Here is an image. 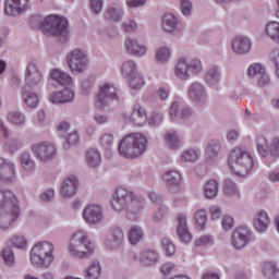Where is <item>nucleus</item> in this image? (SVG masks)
Listing matches in <instances>:
<instances>
[{
	"mask_svg": "<svg viewBox=\"0 0 279 279\" xmlns=\"http://www.w3.org/2000/svg\"><path fill=\"white\" fill-rule=\"evenodd\" d=\"M20 217L21 207L14 193L10 190H0V230H9Z\"/></svg>",
	"mask_w": 279,
	"mask_h": 279,
	"instance_id": "f257e3e1",
	"label": "nucleus"
},
{
	"mask_svg": "<svg viewBox=\"0 0 279 279\" xmlns=\"http://www.w3.org/2000/svg\"><path fill=\"white\" fill-rule=\"evenodd\" d=\"M147 145L149 140L143 133H131L120 141L118 151L126 160H136L147 151Z\"/></svg>",
	"mask_w": 279,
	"mask_h": 279,
	"instance_id": "f03ea898",
	"label": "nucleus"
},
{
	"mask_svg": "<svg viewBox=\"0 0 279 279\" xmlns=\"http://www.w3.org/2000/svg\"><path fill=\"white\" fill-rule=\"evenodd\" d=\"M95 243L88 238L84 230H76L70 238L68 252L74 258H90L95 254Z\"/></svg>",
	"mask_w": 279,
	"mask_h": 279,
	"instance_id": "7ed1b4c3",
	"label": "nucleus"
},
{
	"mask_svg": "<svg viewBox=\"0 0 279 279\" xmlns=\"http://www.w3.org/2000/svg\"><path fill=\"white\" fill-rule=\"evenodd\" d=\"M111 206L116 213L126 210V213L136 214L141 213L143 209V202L141 201V197L136 196L133 192L123 187H118L113 195Z\"/></svg>",
	"mask_w": 279,
	"mask_h": 279,
	"instance_id": "20e7f679",
	"label": "nucleus"
},
{
	"mask_svg": "<svg viewBox=\"0 0 279 279\" xmlns=\"http://www.w3.org/2000/svg\"><path fill=\"white\" fill-rule=\"evenodd\" d=\"M230 169L240 178L250 175L252 169H254V158L247 149L243 147H235L231 150L228 159Z\"/></svg>",
	"mask_w": 279,
	"mask_h": 279,
	"instance_id": "39448f33",
	"label": "nucleus"
},
{
	"mask_svg": "<svg viewBox=\"0 0 279 279\" xmlns=\"http://www.w3.org/2000/svg\"><path fill=\"white\" fill-rule=\"evenodd\" d=\"M53 243L49 241L37 242L31 250V263L36 269H49L56 263Z\"/></svg>",
	"mask_w": 279,
	"mask_h": 279,
	"instance_id": "423d86ee",
	"label": "nucleus"
},
{
	"mask_svg": "<svg viewBox=\"0 0 279 279\" xmlns=\"http://www.w3.org/2000/svg\"><path fill=\"white\" fill-rule=\"evenodd\" d=\"M204 73V63L202 59L181 57L173 66V75L180 82H189L192 75H202Z\"/></svg>",
	"mask_w": 279,
	"mask_h": 279,
	"instance_id": "0eeeda50",
	"label": "nucleus"
},
{
	"mask_svg": "<svg viewBox=\"0 0 279 279\" xmlns=\"http://www.w3.org/2000/svg\"><path fill=\"white\" fill-rule=\"evenodd\" d=\"M45 36H54L61 45H66L71 40L69 20L60 15H48L44 26Z\"/></svg>",
	"mask_w": 279,
	"mask_h": 279,
	"instance_id": "6e6552de",
	"label": "nucleus"
},
{
	"mask_svg": "<svg viewBox=\"0 0 279 279\" xmlns=\"http://www.w3.org/2000/svg\"><path fill=\"white\" fill-rule=\"evenodd\" d=\"M65 62L71 73H84L88 69V52L85 49L75 48L66 54Z\"/></svg>",
	"mask_w": 279,
	"mask_h": 279,
	"instance_id": "1a4fd4ad",
	"label": "nucleus"
},
{
	"mask_svg": "<svg viewBox=\"0 0 279 279\" xmlns=\"http://www.w3.org/2000/svg\"><path fill=\"white\" fill-rule=\"evenodd\" d=\"M119 99L117 87L112 83H104L99 86V92L95 97V106L98 110H108L112 101Z\"/></svg>",
	"mask_w": 279,
	"mask_h": 279,
	"instance_id": "9d476101",
	"label": "nucleus"
},
{
	"mask_svg": "<svg viewBox=\"0 0 279 279\" xmlns=\"http://www.w3.org/2000/svg\"><path fill=\"white\" fill-rule=\"evenodd\" d=\"M256 147L262 158H279V137L278 136H259L256 140Z\"/></svg>",
	"mask_w": 279,
	"mask_h": 279,
	"instance_id": "9b49d317",
	"label": "nucleus"
},
{
	"mask_svg": "<svg viewBox=\"0 0 279 279\" xmlns=\"http://www.w3.org/2000/svg\"><path fill=\"white\" fill-rule=\"evenodd\" d=\"M34 157L39 162H51L58 156V148L51 142H41L32 146Z\"/></svg>",
	"mask_w": 279,
	"mask_h": 279,
	"instance_id": "f8f14e48",
	"label": "nucleus"
},
{
	"mask_svg": "<svg viewBox=\"0 0 279 279\" xmlns=\"http://www.w3.org/2000/svg\"><path fill=\"white\" fill-rule=\"evenodd\" d=\"M83 219L87 226H99L102 223L104 216V207L99 204H89L83 209Z\"/></svg>",
	"mask_w": 279,
	"mask_h": 279,
	"instance_id": "ddd939ff",
	"label": "nucleus"
},
{
	"mask_svg": "<svg viewBox=\"0 0 279 279\" xmlns=\"http://www.w3.org/2000/svg\"><path fill=\"white\" fill-rule=\"evenodd\" d=\"M247 75L251 80H254L259 88H266L271 84V78L267 74L265 66L260 63H252L247 69Z\"/></svg>",
	"mask_w": 279,
	"mask_h": 279,
	"instance_id": "4468645a",
	"label": "nucleus"
},
{
	"mask_svg": "<svg viewBox=\"0 0 279 279\" xmlns=\"http://www.w3.org/2000/svg\"><path fill=\"white\" fill-rule=\"evenodd\" d=\"M16 182V163L0 157V184H14Z\"/></svg>",
	"mask_w": 279,
	"mask_h": 279,
	"instance_id": "2eb2a0df",
	"label": "nucleus"
},
{
	"mask_svg": "<svg viewBox=\"0 0 279 279\" xmlns=\"http://www.w3.org/2000/svg\"><path fill=\"white\" fill-rule=\"evenodd\" d=\"M187 97L196 106H206L208 104V94L206 86L199 82H193L187 89Z\"/></svg>",
	"mask_w": 279,
	"mask_h": 279,
	"instance_id": "dca6fc26",
	"label": "nucleus"
},
{
	"mask_svg": "<svg viewBox=\"0 0 279 279\" xmlns=\"http://www.w3.org/2000/svg\"><path fill=\"white\" fill-rule=\"evenodd\" d=\"M43 70L36 64V62H28L24 71V81L26 86L34 88V86H40L43 83Z\"/></svg>",
	"mask_w": 279,
	"mask_h": 279,
	"instance_id": "f3484780",
	"label": "nucleus"
},
{
	"mask_svg": "<svg viewBox=\"0 0 279 279\" xmlns=\"http://www.w3.org/2000/svg\"><path fill=\"white\" fill-rule=\"evenodd\" d=\"M250 239H252V231L250 228L240 226L232 232L231 245H233L235 250H243V247L250 243Z\"/></svg>",
	"mask_w": 279,
	"mask_h": 279,
	"instance_id": "a211bd4d",
	"label": "nucleus"
},
{
	"mask_svg": "<svg viewBox=\"0 0 279 279\" xmlns=\"http://www.w3.org/2000/svg\"><path fill=\"white\" fill-rule=\"evenodd\" d=\"M124 49L129 56H135V58H145L149 51L147 45L134 37H128L124 40Z\"/></svg>",
	"mask_w": 279,
	"mask_h": 279,
	"instance_id": "6ab92c4d",
	"label": "nucleus"
},
{
	"mask_svg": "<svg viewBox=\"0 0 279 279\" xmlns=\"http://www.w3.org/2000/svg\"><path fill=\"white\" fill-rule=\"evenodd\" d=\"M231 49L235 56H247L252 51V39L245 35H238L231 39Z\"/></svg>",
	"mask_w": 279,
	"mask_h": 279,
	"instance_id": "aec40b11",
	"label": "nucleus"
},
{
	"mask_svg": "<svg viewBox=\"0 0 279 279\" xmlns=\"http://www.w3.org/2000/svg\"><path fill=\"white\" fill-rule=\"evenodd\" d=\"M77 189H80V180L75 175H71L62 182L60 195L64 199H71L77 194Z\"/></svg>",
	"mask_w": 279,
	"mask_h": 279,
	"instance_id": "412c9836",
	"label": "nucleus"
},
{
	"mask_svg": "<svg viewBox=\"0 0 279 279\" xmlns=\"http://www.w3.org/2000/svg\"><path fill=\"white\" fill-rule=\"evenodd\" d=\"M177 234L181 243H191L193 234L189 231V222L185 214L177 215Z\"/></svg>",
	"mask_w": 279,
	"mask_h": 279,
	"instance_id": "4be33fe9",
	"label": "nucleus"
},
{
	"mask_svg": "<svg viewBox=\"0 0 279 279\" xmlns=\"http://www.w3.org/2000/svg\"><path fill=\"white\" fill-rule=\"evenodd\" d=\"M161 29L166 32V34H178L182 29L180 27V19L173 15V13H165L161 16Z\"/></svg>",
	"mask_w": 279,
	"mask_h": 279,
	"instance_id": "5701e85b",
	"label": "nucleus"
},
{
	"mask_svg": "<svg viewBox=\"0 0 279 279\" xmlns=\"http://www.w3.org/2000/svg\"><path fill=\"white\" fill-rule=\"evenodd\" d=\"M132 259L135 260V263H141L144 267H151L160 260V256L156 251H144L142 253H133Z\"/></svg>",
	"mask_w": 279,
	"mask_h": 279,
	"instance_id": "b1692460",
	"label": "nucleus"
},
{
	"mask_svg": "<svg viewBox=\"0 0 279 279\" xmlns=\"http://www.w3.org/2000/svg\"><path fill=\"white\" fill-rule=\"evenodd\" d=\"M195 114L193 108L189 106H184L180 110V101H173L170 106V118L171 121H178V119H182V121H186V119H191Z\"/></svg>",
	"mask_w": 279,
	"mask_h": 279,
	"instance_id": "393cba45",
	"label": "nucleus"
},
{
	"mask_svg": "<svg viewBox=\"0 0 279 279\" xmlns=\"http://www.w3.org/2000/svg\"><path fill=\"white\" fill-rule=\"evenodd\" d=\"M49 101H51L56 106L60 104H71L75 101V92L69 88L60 92H53L49 95Z\"/></svg>",
	"mask_w": 279,
	"mask_h": 279,
	"instance_id": "a878e982",
	"label": "nucleus"
},
{
	"mask_svg": "<svg viewBox=\"0 0 279 279\" xmlns=\"http://www.w3.org/2000/svg\"><path fill=\"white\" fill-rule=\"evenodd\" d=\"M28 1L29 0H7L4 7L5 14H8V16H19V14H23Z\"/></svg>",
	"mask_w": 279,
	"mask_h": 279,
	"instance_id": "bb28decb",
	"label": "nucleus"
},
{
	"mask_svg": "<svg viewBox=\"0 0 279 279\" xmlns=\"http://www.w3.org/2000/svg\"><path fill=\"white\" fill-rule=\"evenodd\" d=\"M204 82L211 88H217L219 82H221V68L219 65H211L204 74Z\"/></svg>",
	"mask_w": 279,
	"mask_h": 279,
	"instance_id": "cd10ccee",
	"label": "nucleus"
},
{
	"mask_svg": "<svg viewBox=\"0 0 279 279\" xmlns=\"http://www.w3.org/2000/svg\"><path fill=\"white\" fill-rule=\"evenodd\" d=\"M124 243L125 234L123 233V230L119 227H114L106 241V246L109 247V250H117V247H121Z\"/></svg>",
	"mask_w": 279,
	"mask_h": 279,
	"instance_id": "c85d7f7f",
	"label": "nucleus"
},
{
	"mask_svg": "<svg viewBox=\"0 0 279 279\" xmlns=\"http://www.w3.org/2000/svg\"><path fill=\"white\" fill-rule=\"evenodd\" d=\"M125 16V11L121 4L113 3L109 5L105 12V19L111 21L112 23H121Z\"/></svg>",
	"mask_w": 279,
	"mask_h": 279,
	"instance_id": "c756f323",
	"label": "nucleus"
},
{
	"mask_svg": "<svg viewBox=\"0 0 279 279\" xmlns=\"http://www.w3.org/2000/svg\"><path fill=\"white\" fill-rule=\"evenodd\" d=\"M271 226V219L265 210H259L254 218V229L256 232H267Z\"/></svg>",
	"mask_w": 279,
	"mask_h": 279,
	"instance_id": "7c9ffc66",
	"label": "nucleus"
},
{
	"mask_svg": "<svg viewBox=\"0 0 279 279\" xmlns=\"http://www.w3.org/2000/svg\"><path fill=\"white\" fill-rule=\"evenodd\" d=\"M163 181L170 191H178L180 182H182V174L175 170H169L163 174Z\"/></svg>",
	"mask_w": 279,
	"mask_h": 279,
	"instance_id": "2f4dec72",
	"label": "nucleus"
},
{
	"mask_svg": "<svg viewBox=\"0 0 279 279\" xmlns=\"http://www.w3.org/2000/svg\"><path fill=\"white\" fill-rule=\"evenodd\" d=\"M85 162L90 169H97L101 165V153L97 148H89L85 153Z\"/></svg>",
	"mask_w": 279,
	"mask_h": 279,
	"instance_id": "473e14b6",
	"label": "nucleus"
},
{
	"mask_svg": "<svg viewBox=\"0 0 279 279\" xmlns=\"http://www.w3.org/2000/svg\"><path fill=\"white\" fill-rule=\"evenodd\" d=\"M221 151V142L219 140H211L208 142L206 148H205V154H206V159L209 160H215L217 156H219Z\"/></svg>",
	"mask_w": 279,
	"mask_h": 279,
	"instance_id": "72a5a7b5",
	"label": "nucleus"
},
{
	"mask_svg": "<svg viewBox=\"0 0 279 279\" xmlns=\"http://www.w3.org/2000/svg\"><path fill=\"white\" fill-rule=\"evenodd\" d=\"M131 121L135 125H144L147 122V111L141 105H136L133 108V112L131 114Z\"/></svg>",
	"mask_w": 279,
	"mask_h": 279,
	"instance_id": "f704fd0d",
	"label": "nucleus"
},
{
	"mask_svg": "<svg viewBox=\"0 0 279 279\" xmlns=\"http://www.w3.org/2000/svg\"><path fill=\"white\" fill-rule=\"evenodd\" d=\"M193 217L195 228L198 230H206V226L208 223V211L204 208L197 209Z\"/></svg>",
	"mask_w": 279,
	"mask_h": 279,
	"instance_id": "c9c22d12",
	"label": "nucleus"
},
{
	"mask_svg": "<svg viewBox=\"0 0 279 279\" xmlns=\"http://www.w3.org/2000/svg\"><path fill=\"white\" fill-rule=\"evenodd\" d=\"M171 48L167 46H161L155 51V60L157 64H167L171 60Z\"/></svg>",
	"mask_w": 279,
	"mask_h": 279,
	"instance_id": "e433bc0d",
	"label": "nucleus"
},
{
	"mask_svg": "<svg viewBox=\"0 0 279 279\" xmlns=\"http://www.w3.org/2000/svg\"><path fill=\"white\" fill-rule=\"evenodd\" d=\"M50 77L61 86H71L73 82L71 75L60 71L59 69L52 70L50 73Z\"/></svg>",
	"mask_w": 279,
	"mask_h": 279,
	"instance_id": "4c0bfd02",
	"label": "nucleus"
},
{
	"mask_svg": "<svg viewBox=\"0 0 279 279\" xmlns=\"http://www.w3.org/2000/svg\"><path fill=\"white\" fill-rule=\"evenodd\" d=\"M265 34L272 40V43H276V45H279V22L277 21H270L265 26Z\"/></svg>",
	"mask_w": 279,
	"mask_h": 279,
	"instance_id": "58836bf2",
	"label": "nucleus"
},
{
	"mask_svg": "<svg viewBox=\"0 0 279 279\" xmlns=\"http://www.w3.org/2000/svg\"><path fill=\"white\" fill-rule=\"evenodd\" d=\"M84 276L86 279H100L101 264L99 263V260H93L85 269Z\"/></svg>",
	"mask_w": 279,
	"mask_h": 279,
	"instance_id": "ea45409f",
	"label": "nucleus"
},
{
	"mask_svg": "<svg viewBox=\"0 0 279 279\" xmlns=\"http://www.w3.org/2000/svg\"><path fill=\"white\" fill-rule=\"evenodd\" d=\"M165 145L168 149L177 150L180 148V136L177 132H167L163 135Z\"/></svg>",
	"mask_w": 279,
	"mask_h": 279,
	"instance_id": "a19ab883",
	"label": "nucleus"
},
{
	"mask_svg": "<svg viewBox=\"0 0 279 279\" xmlns=\"http://www.w3.org/2000/svg\"><path fill=\"white\" fill-rule=\"evenodd\" d=\"M22 99L27 108H36L38 106V93L32 89H24Z\"/></svg>",
	"mask_w": 279,
	"mask_h": 279,
	"instance_id": "79ce46f5",
	"label": "nucleus"
},
{
	"mask_svg": "<svg viewBox=\"0 0 279 279\" xmlns=\"http://www.w3.org/2000/svg\"><path fill=\"white\" fill-rule=\"evenodd\" d=\"M217 193H219V183L215 180H209L204 185V195L206 199H215L217 197Z\"/></svg>",
	"mask_w": 279,
	"mask_h": 279,
	"instance_id": "37998d69",
	"label": "nucleus"
},
{
	"mask_svg": "<svg viewBox=\"0 0 279 279\" xmlns=\"http://www.w3.org/2000/svg\"><path fill=\"white\" fill-rule=\"evenodd\" d=\"M136 62L134 60L124 61L121 65V75L128 80L136 75Z\"/></svg>",
	"mask_w": 279,
	"mask_h": 279,
	"instance_id": "c03bdc74",
	"label": "nucleus"
},
{
	"mask_svg": "<svg viewBox=\"0 0 279 279\" xmlns=\"http://www.w3.org/2000/svg\"><path fill=\"white\" fill-rule=\"evenodd\" d=\"M143 236H145V233L143 232V229L140 226H133L129 232V241L131 245H138L141 241H143Z\"/></svg>",
	"mask_w": 279,
	"mask_h": 279,
	"instance_id": "a18cd8bd",
	"label": "nucleus"
},
{
	"mask_svg": "<svg viewBox=\"0 0 279 279\" xmlns=\"http://www.w3.org/2000/svg\"><path fill=\"white\" fill-rule=\"evenodd\" d=\"M8 121L11 125L23 128L25 125V113L20 111H11L8 113Z\"/></svg>",
	"mask_w": 279,
	"mask_h": 279,
	"instance_id": "49530a36",
	"label": "nucleus"
},
{
	"mask_svg": "<svg viewBox=\"0 0 279 279\" xmlns=\"http://www.w3.org/2000/svg\"><path fill=\"white\" fill-rule=\"evenodd\" d=\"M202 153L197 149H187L181 153V162H197Z\"/></svg>",
	"mask_w": 279,
	"mask_h": 279,
	"instance_id": "de8ad7c7",
	"label": "nucleus"
},
{
	"mask_svg": "<svg viewBox=\"0 0 279 279\" xmlns=\"http://www.w3.org/2000/svg\"><path fill=\"white\" fill-rule=\"evenodd\" d=\"M20 162L24 171L32 172L34 171V169H36V162L34 161L29 153H23L20 156Z\"/></svg>",
	"mask_w": 279,
	"mask_h": 279,
	"instance_id": "09e8293b",
	"label": "nucleus"
},
{
	"mask_svg": "<svg viewBox=\"0 0 279 279\" xmlns=\"http://www.w3.org/2000/svg\"><path fill=\"white\" fill-rule=\"evenodd\" d=\"M223 193L227 197H240L239 187L234 181L227 179L223 185Z\"/></svg>",
	"mask_w": 279,
	"mask_h": 279,
	"instance_id": "8fccbe9b",
	"label": "nucleus"
},
{
	"mask_svg": "<svg viewBox=\"0 0 279 279\" xmlns=\"http://www.w3.org/2000/svg\"><path fill=\"white\" fill-rule=\"evenodd\" d=\"M263 274L264 276H266V278H269V279L278 278L279 276L278 266H276V264L271 262H266L263 266Z\"/></svg>",
	"mask_w": 279,
	"mask_h": 279,
	"instance_id": "3c124183",
	"label": "nucleus"
},
{
	"mask_svg": "<svg viewBox=\"0 0 279 279\" xmlns=\"http://www.w3.org/2000/svg\"><path fill=\"white\" fill-rule=\"evenodd\" d=\"M29 25L33 29H41L45 34V25H47V16L33 15L29 20Z\"/></svg>",
	"mask_w": 279,
	"mask_h": 279,
	"instance_id": "603ef678",
	"label": "nucleus"
},
{
	"mask_svg": "<svg viewBox=\"0 0 279 279\" xmlns=\"http://www.w3.org/2000/svg\"><path fill=\"white\" fill-rule=\"evenodd\" d=\"M1 257L4 260L5 267H13L14 264L16 263V258L14 257V251H12V248L10 247H5L1 252Z\"/></svg>",
	"mask_w": 279,
	"mask_h": 279,
	"instance_id": "864d4df0",
	"label": "nucleus"
},
{
	"mask_svg": "<svg viewBox=\"0 0 279 279\" xmlns=\"http://www.w3.org/2000/svg\"><path fill=\"white\" fill-rule=\"evenodd\" d=\"M121 28L126 34H134L138 29V22L134 19H126L122 24Z\"/></svg>",
	"mask_w": 279,
	"mask_h": 279,
	"instance_id": "5fc2aeb1",
	"label": "nucleus"
},
{
	"mask_svg": "<svg viewBox=\"0 0 279 279\" xmlns=\"http://www.w3.org/2000/svg\"><path fill=\"white\" fill-rule=\"evenodd\" d=\"M129 84L133 90H138V88H143L145 86V80L141 74H134L133 76L129 77Z\"/></svg>",
	"mask_w": 279,
	"mask_h": 279,
	"instance_id": "6e6d98bb",
	"label": "nucleus"
},
{
	"mask_svg": "<svg viewBox=\"0 0 279 279\" xmlns=\"http://www.w3.org/2000/svg\"><path fill=\"white\" fill-rule=\"evenodd\" d=\"M213 235H201L194 241L195 247H207V245H213Z\"/></svg>",
	"mask_w": 279,
	"mask_h": 279,
	"instance_id": "4d7b16f0",
	"label": "nucleus"
},
{
	"mask_svg": "<svg viewBox=\"0 0 279 279\" xmlns=\"http://www.w3.org/2000/svg\"><path fill=\"white\" fill-rule=\"evenodd\" d=\"M180 10L183 16H191L193 14V2L191 0H180Z\"/></svg>",
	"mask_w": 279,
	"mask_h": 279,
	"instance_id": "13d9d810",
	"label": "nucleus"
},
{
	"mask_svg": "<svg viewBox=\"0 0 279 279\" xmlns=\"http://www.w3.org/2000/svg\"><path fill=\"white\" fill-rule=\"evenodd\" d=\"M147 5V0H125L126 10H141Z\"/></svg>",
	"mask_w": 279,
	"mask_h": 279,
	"instance_id": "bf43d9fd",
	"label": "nucleus"
},
{
	"mask_svg": "<svg viewBox=\"0 0 279 279\" xmlns=\"http://www.w3.org/2000/svg\"><path fill=\"white\" fill-rule=\"evenodd\" d=\"M161 245L166 251L168 256H173L175 254V244L169 240V238H163L161 240Z\"/></svg>",
	"mask_w": 279,
	"mask_h": 279,
	"instance_id": "052dcab7",
	"label": "nucleus"
},
{
	"mask_svg": "<svg viewBox=\"0 0 279 279\" xmlns=\"http://www.w3.org/2000/svg\"><path fill=\"white\" fill-rule=\"evenodd\" d=\"M112 143H114V136L112 134L107 133L99 138V145L105 149H110Z\"/></svg>",
	"mask_w": 279,
	"mask_h": 279,
	"instance_id": "680f3d73",
	"label": "nucleus"
},
{
	"mask_svg": "<svg viewBox=\"0 0 279 279\" xmlns=\"http://www.w3.org/2000/svg\"><path fill=\"white\" fill-rule=\"evenodd\" d=\"M11 243L14 247H17V250H25V247H27V240L23 235L13 236Z\"/></svg>",
	"mask_w": 279,
	"mask_h": 279,
	"instance_id": "e2e57ef3",
	"label": "nucleus"
},
{
	"mask_svg": "<svg viewBox=\"0 0 279 279\" xmlns=\"http://www.w3.org/2000/svg\"><path fill=\"white\" fill-rule=\"evenodd\" d=\"M221 227L227 232L228 230H232V228H234V218L230 215H225L221 221Z\"/></svg>",
	"mask_w": 279,
	"mask_h": 279,
	"instance_id": "0e129e2a",
	"label": "nucleus"
},
{
	"mask_svg": "<svg viewBox=\"0 0 279 279\" xmlns=\"http://www.w3.org/2000/svg\"><path fill=\"white\" fill-rule=\"evenodd\" d=\"M5 147L9 151H16V149H21L23 147V142L12 138L5 143Z\"/></svg>",
	"mask_w": 279,
	"mask_h": 279,
	"instance_id": "69168bd1",
	"label": "nucleus"
},
{
	"mask_svg": "<svg viewBox=\"0 0 279 279\" xmlns=\"http://www.w3.org/2000/svg\"><path fill=\"white\" fill-rule=\"evenodd\" d=\"M162 119H165V116L160 112H155L153 117L147 119L148 125H158L162 123Z\"/></svg>",
	"mask_w": 279,
	"mask_h": 279,
	"instance_id": "338daca9",
	"label": "nucleus"
},
{
	"mask_svg": "<svg viewBox=\"0 0 279 279\" xmlns=\"http://www.w3.org/2000/svg\"><path fill=\"white\" fill-rule=\"evenodd\" d=\"M270 58L275 62L276 75L279 80V48H275L270 51Z\"/></svg>",
	"mask_w": 279,
	"mask_h": 279,
	"instance_id": "774afa93",
	"label": "nucleus"
}]
</instances>
